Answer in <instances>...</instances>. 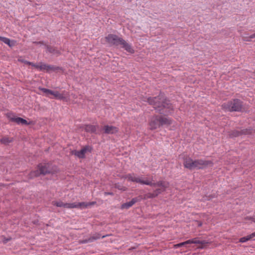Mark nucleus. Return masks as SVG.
<instances>
[{
  "instance_id": "obj_1",
  "label": "nucleus",
  "mask_w": 255,
  "mask_h": 255,
  "mask_svg": "<svg viewBox=\"0 0 255 255\" xmlns=\"http://www.w3.org/2000/svg\"><path fill=\"white\" fill-rule=\"evenodd\" d=\"M145 101L151 105L156 112L160 114L167 116L172 114L173 112V106L161 93L157 96L147 98Z\"/></svg>"
},
{
  "instance_id": "obj_2",
  "label": "nucleus",
  "mask_w": 255,
  "mask_h": 255,
  "mask_svg": "<svg viewBox=\"0 0 255 255\" xmlns=\"http://www.w3.org/2000/svg\"><path fill=\"white\" fill-rule=\"evenodd\" d=\"M125 178L128 179V181L132 182L139 183L142 185H149L151 187L159 188H168L169 184L167 182L160 180L156 182H152V181L147 179H144L136 175L134 173H129L126 175Z\"/></svg>"
},
{
  "instance_id": "obj_3",
  "label": "nucleus",
  "mask_w": 255,
  "mask_h": 255,
  "mask_svg": "<svg viewBox=\"0 0 255 255\" xmlns=\"http://www.w3.org/2000/svg\"><path fill=\"white\" fill-rule=\"evenodd\" d=\"M105 39L106 42L111 46H120L121 48L130 54L134 53V50L132 48L131 45L123 38L118 36L116 34H109L105 37Z\"/></svg>"
},
{
  "instance_id": "obj_4",
  "label": "nucleus",
  "mask_w": 255,
  "mask_h": 255,
  "mask_svg": "<svg viewBox=\"0 0 255 255\" xmlns=\"http://www.w3.org/2000/svg\"><path fill=\"white\" fill-rule=\"evenodd\" d=\"M222 109L229 112H241L243 107V102L238 99H234L224 103Z\"/></svg>"
},
{
  "instance_id": "obj_5",
  "label": "nucleus",
  "mask_w": 255,
  "mask_h": 255,
  "mask_svg": "<svg viewBox=\"0 0 255 255\" xmlns=\"http://www.w3.org/2000/svg\"><path fill=\"white\" fill-rule=\"evenodd\" d=\"M51 172L50 164L48 163H39L37 166V169L32 171L30 173L31 178L37 177L40 175H45Z\"/></svg>"
},
{
  "instance_id": "obj_6",
  "label": "nucleus",
  "mask_w": 255,
  "mask_h": 255,
  "mask_svg": "<svg viewBox=\"0 0 255 255\" xmlns=\"http://www.w3.org/2000/svg\"><path fill=\"white\" fill-rule=\"evenodd\" d=\"M253 131L255 132V128H247L241 130L234 129L228 132V135L230 138H234L243 135L251 134Z\"/></svg>"
},
{
  "instance_id": "obj_7",
  "label": "nucleus",
  "mask_w": 255,
  "mask_h": 255,
  "mask_svg": "<svg viewBox=\"0 0 255 255\" xmlns=\"http://www.w3.org/2000/svg\"><path fill=\"white\" fill-rule=\"evenodd\" d=\"M150 129H155L160 127L159 116H154L151 118L149 121Z\"/></svg>"
},
{
  "instance_id": "obj_8",
  "label": "nucleus",
  "mask_w": 255,
  "mask_h": 255,
  "mask_svg": "<svg viewBox=\"0 0 255 255\" xmlns=\"http://www.w3.org/2000/svg\"><path fill=\"white\" fill-rule=\"evenodd\" d=\"M91 151L90 147L89 146H85L80 150H73L72 151V154L74 155L79 158H84L85 157V153L87 151Z\"/></svg>"
},
{
  "instance_id": "obj_9",
  "label": "nucleus",
  "mask_w": 255,
  "mask_h": 255,
  "mask_svg": "<svg viewBox=\"0 0 255 255\" xmlns=\"http://www.w3.org/2000/svg\"><path fill=\"white\" fill-rule=\"evenodd\" d=\"M108 235H104L101 236V235L99 233H95L89 238L80 241V243L82 244H86L88 243H92L95 241V240H97L98 239H99L100 238H104L105 237H107Z\"/></svg>"
},
{
  "instance_id": "obj_10",
  "label": "nucleus",
  "mask_w": 255,
  "mask_h": 255,
  "mask_svg": "<svg viewBox=\"0 0 255 255\" xmlns=\"http://www.w3.org/2000/svg\"><path fill=\"white\" fill-rule=\"evenodd\" d=\"M183 165L186 168L190 170L194 169V160L189 156H186L183 160Z\"/></svg>"
},
{
  "instance_id": "obj_11",
  "label": "nucleus",
  "mask_w": 255,
  "mask_h": 255,
  "mask_svg": "<svg viewBox=\"0 0 255 255\" xmlns=\"http://www.w3.org/2000/svg\"><path fill=\"white\" fill-rule=\"evenodd\" d=\"M211 163L210 161L203 159H197L194 160V169H202Z\"/></svg>"
},
{
  "instance_id": "obj_12",
  "label": "nucleus",
  "mask_w": 255,
  "mask_h": 255,
  "mask_svg": "<svg viewBox=\"0 0 255 255\" xmlns=\"http://www.w3.org/2000/svg\"><path fill=\"white\" fill-rule=\"evenodd\" d=\"M103 130L106 134H115L118 131V128L116 127L108 125L104 126Z\"/></svg>"
},
{
  "instance_id": "obj_13",
  "label": "nucleus",
  "mask_w": 255,
  "mask_h": 255,
  "mask_svg": "<svg viewBox=\"0 0 255 255\" xmlns=\"http://www.w3.org/2000/svg\"><path fill=\"white\" fill-rule=\"evenodd\" d=\"M99 128L98 125H85L84 129L85 131L91 133H96L97 129Z\"/></svg>"
},
{
  "instance_id": "obj_14",
  "label": "nucleus",
  "mask_w": 255,
  "mask_h": 255,
  "mask_svg": "<svg viewBox=\"0 0 255 255\" xmlns=\"http://www.w3.org/2000/svg\"><path fill=\"white\" fill-rule=\"evenodd\" d=\"M138 199L137 198H132L130 201L123 204L121 206V209H128L137 202Z\"/></svg>"
},
{
  "instance_id": "obj_15",
  "label": "nucleus",
  "mask_w": 255,
  "mask_h": 255,
  "mask_svg": "<svg viewBox=\"0 0 255 255\" xmlns=\"http://www.w3.org/2000/svg\"><path fill=\"white\" fill-rule=\"evenodd\" d=\"M160 127L163 126H168L172 124V120L169 118L159 116Z\"/></svg>"
},
{
  "instance_id": "obj_16",
  "label": "nucleus",
  "mask_w": 255,
  "mask_h": 255,
  "mask_svg": "<svg viewBox=\"0 0 255 255\" xmlns=\"http://www.w3.org/2000/svg\"><path fill=\"white\" fill-rule=\"evenodd\" d=\"M6 117L11 122H15L18 125H20V122L22 119V118L20 117H14L12 113H7L6 114Z\"/></svg>"
},
{
  "instance_id": "obj_17",
  "label": "nucleus",
  "mask_w": 255,
  "mask_h": 255,
  "mask_svg": "<svg viewBox=\"0 0 255 255\" xmlns=\"http://www.w3.org/2000/svg\"><path fill=\"white\" fill-rule=\"evenodd\" d=\"M46 46L47 50L48 52L53 54L57 55V56L61 54L60 51L58 50L56 48L49 45H46Z\"/></svg>"
},
{
  "instance_id": "obj_18",
  "label": "nucleus",
  "mask_w": 255,
  "mask_h": 255,
  "mask_svg": "<svg viewBox=\"0 0 255 255\" xmlns=\"http://www.w3.org/2000/svg\"><path fill=\"white\" fill-rule=\"evenodd\" d=\"M0 40L4 42L5 44L8 45L10 47L14 45L15 42L14 41H11L8 38L0 36Z\"/></svg>"
},
{
  "instance_id": "obj_19",
  "label": "nucleus",
  "mask_w": 255,
  "mask_h": 255,
  "mask_svg": "<svg viewBox=\"0 0 255 255\" xmlns=\"http://www.w3.org/2000/svg\"><path fill=\"white\" fill-rule=\"evenodd\" d=\"M254 237H255V232L253 233L251 235L240 238L239 240V242L240 243H245Z\"/></svg>"
},
{
  "instance_id": "obj_20",
  "label": "nucleus",
  "mask_w": 255,
  "mask_h": 255,
  "mask_svg": "<svg viewBox=\"0 0 255 255\" xmlns=\"http://www.w3.org/2000/svg\"><path fill=\"white\" fill-rule=\"evenodd\" d=\"M39 89L41 91H42V92L45 93L46 94V96H49L50 95H52V94H53V91L48 89L39 87Z\"/></svg>"
},
{
  "instance_id": "obj_21",
  "label": "nucleus",
  "mask_w": 255,
  "mask_h": 255,
  "mask_svg": "<svg viewBox=\"0 0 255 255\" xmlns=\"http://www.w3.org/2000/svg\"><path fill=\"white\" fill-rule=\"evenodd\" d=\"M76 205H77L76 208H86L88 207V204H87V203L86 202H79V203H76Z\"/></svg>"
},
{
  "instance_id": "obj_22",
  "label": "nucleus",
  "mask_w": 255,
  "mask_h": 255,
  "mask_svg": "<svg viewBox=\"0 0 255 255\" xmlns=\"http://www.w3.org/2000/svg\"><path fill=\"white\" fill-rule=\"evenodd\" d=\"M77 205H76V202L74 203H65V208L68 209H72V208H76Z\"/></svg>"
},
{
  "instance_id": "obj_23",
  "label": "nucleus",
  "mask_w": 255,
  "mask_h": 255,
  "mask_svg": "<svg viewBox=\"0 0 255 255\" xmlns=\"http://www.w3.org/2000/svg\"><path fill=\"white\" fill-rule=\"evenodd\" d=\"M188 244H191L190 240H187L184 242H182V243L177 244L175 245L174 246L176 248H177L181 247L182 246H186V245H188Z\"/></svg>"
},
{
  "instance_id": "obj_24",
  "label": "nucleus",
  "mask_w": 255,
  "mask_h": 255,
  "mask_svg": "<svg viewBox=\"0 0 255 255\" xmlns=\"http://www.w3.org/2000/svg\"><path fill=\"white\" fill-rule=\"evenodd\" d=\"M51 95L54 96V97L55 98L58 99H62L63 98V95L58 91H53V94H52Z\"/></svg>"
},
{
  "instance_id": "obj_25",
  "label": "nucleus",
  "mask_w": 255,
  "mask_h": 255,
  "mask_svg": "<svg viewBox=\"0 0 255 255\" xmlns=\"http://www.w3.org/2000/svg\"><path fill=\"white\" fill-rule=\"evenodd\" d=\"M115 187L119 190L122 191H126L127 190V188L124 186L122 184L120 183H117L115 184Z\"/></svg>"
},
{
  "instance_id": "obj_26",
  "label": "nucleus",
  "mask_w": 255,
  "mask_h": 255,
  "mask_svg": "<svg viewBox=\"0 0 255 255\" xmlns=\"http://www.w3.org/2000/svg\"><path fill=\"white\" fill-rule=\"evenodd\" d=\"M52 205L54 206H56L58 207H65V203L63 202L59 201H53Z\"/></svg>"
},
{
  "instance_id": "obj_27",
  "label": "nucleus",
  "mask_w": 255,
  "mask_h": 255,
  "mask_svg": "<svg viewBox=\"0 0 255 255\" xmlns=\"http://www.w3.org/2000/svg\"><path fill=\"white\" fill-rule=\"evenodd\" d=\"M0 141L1 143H3V144H7L9 143H10L12 140L8 137H4L1 138Z\"/></svg>"
},
{
  "instance_id": "obj_28",
  "label": "nucleus",
  "mask_w": 255,
  "mask_h": 255,
  "mask_svg": "<svg viewBox=\"0 0 255 255\" xmlns=\"http://www.w3.org/2000/svg\"><path fill=\"white\" fill-rule=\"evenodd\" d=\"M167 188H159L156 189H155L154 192L155 194H157V196L162 193L163 192L165 191L166 190Z\"/></svg>"
},
{
  "instance_id": "obj_29",
  "label": "nucleus",
  "mask_w": 255,
  "mask_h": 255,
  "mask_svg": "<svg viewBox=\"0 0 255 255\" xmlns=\"http://www.w3.org/2000/svg\"><path fill=\"white\" fill-rule=\"evenodd\" d=\"M59 69H60V68L59 67H56L53 65H48L47 71H50V70L56 71V70H58Z\"/></svg>"
},
{
  "instance_id": "obj_30",
  "label": "nucleus",
  "mask_w": 255,
  "mask_h": 255,
  "mask_svg": "<svg viewBox=\"0 0 255 255\" xmlns=\"http://www.w3.org/2000/svg\"><path fill=\"white\" fill-rule=\"evenodd\" d=\"M157 197V194L154 193L153 191V193H148L145 195V198H154Z\"/></svg>"
},
{
  "instance_id": "obj_31",
  "label": "nucleus",
  "mask_w": 255,
  "mask_h": 255,
  "mask_svg": "<svg viewBox=\"0 0 255 255\" xmlns=\"http://www.w3.org/2000/svg\"><path fill=\"white\" fill-rule=\"evenodd\" d=\"M47 66H48V64H41V65H39V70L40 71H42V70H47Z\"/></svg>"
},
{
  "instance_id": "obj_32",
  "label": "nucleus",
  "mask_w": 255,
  "mask_h": 255,
  "mask_svg": "<svg viewBox=\"0 0 255 255\" xmlns=\"http://www.w3.org/2000/svg\"><path fill=\"white\" fill-rule=\"evenodd\" d=\"M191 244H199L200 240H199L198 238H195L190 240Z\"/></svg>"
},
{
  "instance_id": "obj_33",
  "label": "nucleus",
  "mask_w": 255,
  "mask_h": 255,
  "mask_svg": "<svg viewBox=\"0 0 255 255\" xmlns=\"http://www.w3.org/2000/svg\"><path fill=\"white\" fill-rule=\"evenodd\" d=\"M30 124L29 123L27 122V121L26 120H25V119H23L22 118V120H21V122H20V125H29Z\"/></svg>"
},
{
  "instance_id": "obj_34",
  "label": "nucleus",
  "mask_w": 255,
  "mask_h": 255,
  "mask_svg": "<svg viewBox=\"0 0 255 255\" xmlns=\"http://www.w3.org/2000/svg\"><path fill=\"white\" fill-rule=\"evenodd\" d=\"M31 64L30 65L39 69V64H34L32 62H31Z\"/></svg>"
},
{
  "instance_id": "obj_35",
  "label": "nucleus",
  "mask_w": 255,
  "mask_h": 255,
  "mask_svg": "<svg viewBox=\"0 0 255 255\" xmlns=\"http://www.w3.org/2000/svg\"><path fill=\"white\" fill-rule=\"evenodd\" d=\"M104 195L107 196V195H112V196H113L114 195V193L113 192H104Z\"/></svg>"
},
{
  "instance_id": "obj_36",
  "label": "nucleus",
  "mask_w": 255,
  "mask_h": 255,
  "mask_svg": "<svg viewBox=\"0 0 255 255\" xmlns=\"http://www.w3.org/2000/svg\"><path fill=\"white\" fill-rule=\"evenodd\" d=\"M208 243L206 241H205V240H202V241H200V243L199 244L204 245L207 244Z\"/></svg>"
},
{
  "instance_id": "obj_37",
  "label": "nucleus",
  "mask_w": 255,
  "mask_h": 255,
  "mask_svg": "<svg viewBox=\"0 0 255 255\" xmlns=\"http://www.w3.org/2000/svg\"><path fill=\"white\" fill-rule=\"evenodd\" d=\"M22 62H23L24 64L30 65L31 64V62L26 61V60H23L22 61Z\"/></svg>"
},
{
  "instance_id": "obj_38",
  "label": "nucleus",
  "mask_w": 255,
  "mask_h": 255,
  "mask_svg": "<svg viewBox=\"0 0 255 255\" xmlns=\"http://www.w3.org/2000/svg\"><path fill=\"white\" fill-rule=\"evenodd\" d=\"M96 203V202H91L87 203V204H88V207H89V206L95 205Z\"/></svg>"
},
{
  "instance_id": "obj_39",
  "label": "nucleus",
  "mask_w": 255,
  "mask_h": 255,
  "mask_svg": "<svg viewBox=\"0 0 255 255\" xmlns=\"http://www.w3.org/2000/svg\"><path fill=\"white\" fill-rule=\"evenodd\" d=\"M215 197V195H214V196H212H212H210L209 197H206V199H205V200H209L211 199L212 198H214V197Z\"/></svg>"
},
{
  "instance_id": "obj_40",
  "label": "nucleus",
  "mask_w": 255,
  "mask_h": 255,
  "mask_svg": "<svg viewBox=\"0 0 255 255\" xmlns=\"http://www.w3.org/2000/svg\"><path fill=\"white\" fill-rule=\"evenodd\" d=\"M10 240V239H5L3 240V243L4 244H6L7 243L9 240Z\"/></svg>"
},
{
  "instance_id": "obj_41",
  "label": "nucleus",
  "mask_w": 255,
  "mask_h": 255,
  "mask_svg": "<svg viewBox=\"0 0 255 255\" xmlns=\"http://www.w3.org/2000/svg\"><path fill=\"white\" fill-rule=\"evenodd\" d=\"M249 38L250 39H252V38H255V33L251 35L250 36H249Z\"/></svg>"
},
{
  "instance_id": "obj_42",
  "label": "nucleus",
  "mask_w": 255,
  "mask_h": 255,
  "mask_svg": "<svg viewBox=\"0 0 255 255\" xmlns=\"http://www.w3.org/2000/svg\"><path fill=\"white\" fill-rule=\"evenodd\" d=\"M252 221L255 223V216L252 218Z\"/></svg>"
},
{
  "instance_id": "obj_43",
  "label": "nucleus",
  "mask_w": 255,
  "mask_h": 255,
  "mask_svg": "<svg viewBox=\"0 0 255 255\" xmlns=\"http://www.w3.org/2000/svg\"><path fill=\"white\" fill-rule=\"evenodd\" d=\"M35 43L37 44H43V42H41V41L35 42Z\"/></svg>"
}]
</instances>
